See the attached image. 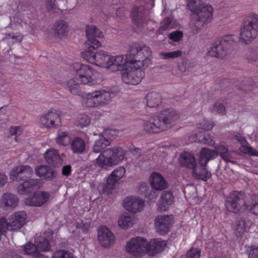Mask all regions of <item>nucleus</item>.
Instances as JSON below:
<instances>
[{
  "label": "nucleus",
  "mask_w": 258,
  "mask_h": 258,
  "mask_svg": "<svg viewBox=\"0 0 258 258\" xmlns=\"http://www.w3.org/2000/svg\"><path fill=\"white\" fill-rule=\"evenodd\" d=\"M144 49H128L125 54V58L131 66L138 68L147 67L151 63V59L144 55Z\"/></svg>",
  "instance_id": "1a4fd4ad"
},
{
  "label": "nucleus",
  "mask_w": 258,
  "mask_h": 258,
  "mask_svg": "<svg viewBox=\"0 0 258 258\" xmlns=\"http://www.w3.org/2000/svg\"><path fill=\"white\" fill-rule=\"evenodd\" d=\"M182 54V52L181 50H177L176 51L168 52H161L160 55L161 58L163 59H169L181 56Z\"/></svg>",
  "instance_id": "49530a36"
},
{
  "label": "nucleus",
  "mask_w": 258,
  "mask_h": 258,
  "mask_svg": "<svg viewBox=\"0 0 258 258\" xmlns=\"http://www.w3.org/2000/svg\"><path fill=\"white\" fill-rule=\"evenodd\" d=\"M172 22V19L170 17L165 18L161 23L160 27L158 29L159 31L168 30L171 28V25Z\"/></svg>",
  "instance_id": "3c124183"
},
{
  "label": "nucleus",
  "mask_w": 258,
  "mask_h": 258,
  "mask_svg": "<svg viewBox=\"0 0 258 258\" xmlns=\"http://www.w3.org/2000/svg\"><path fill=\"white\" fill-rule=\"evenodd\" d=\"M39 124L42 127H57L61 125V119L56 111H49L40 117Z\"/></svg>",
  "instance_id": "ddd939ff"
},
{
  "label": "nucleus",
  "mask_w": 258,
  "mask_h": 258,
  "mask_svg": "<svg viewBox=\"0 0 258 258\" xmlns=\"http://www.w3.org/2000/svg\"><path fill=\"white\" fill-rule=\"evenodd\" d=\"M110 55L105 54L103 52H97L95 56V63H99V64L106 68L109 61Z\"/></svg>",
  "instance_id": "ea45409f"
},
{
  "label": "nucleus",
  "mask_w": 258,
  "mask_h": 258,
  "mask_svg": "<svg viewBox=\"0 0 258 258\" xmlns=\"http://www.w3.org/2000/svg\"><path fill=\"white\" fill-rule=\"evenodd\" d=\"M213 110L222 115L226 114V109L224 105L220 101H217L213 105Z\"/></svg>",
  "instance_id": "603ef678"
},
{
  "label": "nucleus",
  "mask_w": 258,
  "mask_h": 258,
  "mask_svg": "<svg viewBox=\"0 0 258 258\" xmlns=\"http://www.w3.org/2000/svg\"><path fill=\"white\" fill-rule=\"evenodd\" d=\"M191 12L195 15L193 20L194 30L199 31L211 22L214 9L210 4H202L198 7L196 6L195 12Z\"/></svg>",
  "instance_id": "20e7f679"
},
{
  "label": "nucleus",
  "mask_w": 258,
  "mask_h": 258,
  "mask_svg": "<svg viewBox=\"0 0 258 258\" xmlns=\"http://www.w3.org/2000/svg\"><path fill=\"white\" fill-rule=\"evenodd\" d=\"M201 250L198 248H191L186 253V258H199L201 256Z\"/></svg>",
  "instance_id": "6e6d98bb"
},
{
  "label": "nucleus",
  "mask_w": 258,
  "mask_h": 258,
  "mask_svg": "<svg viewBox=\"0 0 258 258\" xmlns=\"http://www.w3.org/2000/svg\"><path fill=\"white\" fill-rule=\"evenodd\" d=\"M173 224L171 216L160 215L155 220V226L157 232L160 234H166Z\"/></svg>",
  "instance_id": "f3484780"
},
{
  "label": "nucleus",
  "mask_w": 258,
  "mask_h": 258,
  "mask_svg": "<svg viewBox=\"0 0 258 258\" xmlns=\"http://www.w3.org/2000/svg\"><path fill=\"white\" fill-rule=\"evenodd\" d=\"M27 218L26 213L24 211H18L11 215L8 220L13 231L18 230L25 224Z\"/></svg>",
  "instance_id": "a211bd4d"
},
{
  "label": "nucleus",
  "mask_w": 258,
  "mask_h": 258,
  "mask_svg": "<svg viewBox=\"0 0 258 258\" xmlns=\"http://www.w3.org/2000/svg\"><path fill=\"white\" fill-rule=\"evenodd\" d=\"M12 227L9 224V221L6 220L5 218L0 219V236L5 235L7 230L13 231Z\"/></svg>",
  "instance_id": "de8ad7c7"
},
{
  "label": "nucleus",
  "mask_w": 258,
  "mask_h": 258,
  "mask_svg": "<svg viewBox=\"0 0 258 258\" xmlns=\"http://www.w3.org/2000/svg\"><path fill=\"white\" fill-rule=\"evenodd\" d=\"M125 173V169L123 167H118L113 170L108 177V181L111 184H116Z\"/></svg>",
  "instance_id": "e433bc0d"
},
{
  "label": "nucleus",
  "mask_w": 258,
  "mask_h": 258,
  "mask_svg": "<svg viewBox=\"0 0 258 258\" xmlns=\"http://www.w3.org/2000/svg\"><path fill=\"white\" fill-rule=\"evenodd\" d=\"M97 237L100 244L104 247L113 244L115 240L114 234L106 226L99 227Z\"/></svg>",
  "instance_id": "dca6fc26"
},
{
  "label": "nucleus",
  "mask_w": 258,
  "mask_h": 258,
  "mask_svg": "<svg viewBox=\"0 0 258 258\" xmlns=\"http://www.w3.org/2000/svg\"><path fill=\"white\" fill-rule=\"evenodd\" d=\"M118 131L114 129H107L104 131L102 136L110 142L114 139L118 135Z\"/></svg>",
  "instance_id": "8fccbe9b"
},
{
  "label": "nucleus",
  "mask_w": 258,
  "mask_h": 258,
  "mask_svg": "<svg viewBox=\"0 0 258 258\" xmlns=\"http://www.w3.org/2000/svg\"><path fill=\"white\" fill-rule=\"evenodd\" d=\"M126 62H127L126 58H124L122 55L115 57L110 56L108 66H106V68H110L112 71H121Z\"/></svg>",
  "instance_id": "c85d7f7f"
},
{
  "label": "nucleus",
  "mask_w": 258,
  "mask_h": 258,
  "mask_svg": "<svg viewBox=\"0 0 258 258\" xmlns=\"http://www.w3.org/2000/svg\"><path fill=\"white\" fill-rule=\"evenodd\" d=\"M183 37V33L181 31H175L169 35V38L174 41H179Z\"/></svg>",
  "instance_id": "13d9d810"
},
{
  "label": "nucleus",
  "mask_w": 258,
  "mask_h": 258,
  "mask_svg": "<svg viewBox=\"0 0 258 258\" xmlns=\"http://www.w3.org/2000/svg\"><path fill=\"white\" fill-rule=\"evenodd\" d=\"M111 93L104 90H97L89 93L86 98L84 99V104L87 107H96L109 103Z\"/></svg>",
  "instance_id": "6e6552de"
},
{
  "label": "nucleus",
  "mask_w": 258,
  "mask_h": 258,
  "mask_svg": "<svg viewBox=\"0 0 258 258\" xmlns=\"http://www.w3.org/2000/svg\"><path fill=\"white\" fill-rule=\"evenodd\" d=\"M235 36L233 35H226L222 38H217L212 44L210 48H228L235 45Z\"/></svg>",
  "instance_id": "393cba45"
},
{
  "label": "nucleus",
  "mask_w": 258,
  "mask_h": 258,
  "mask_svg": "<svg viewBox=\"0 0 258 258\" xmlns=\"http://www.w3.org/2000/svg\"><path fill=\"white\" fill-rule=\"evenodd\" d=\"M7 40L9 43H15L17 42H20L22 40V37L20 36H16L13 34H9L7 37Z\"/></svg>",
  "instance_id": "680f3d73"
},
{
  "label": "nucleus",
  "mask_w": 258,
  "mask_h": 258,
  "mask_svg": "<svg viewBox=\"0 0 258 258\" xmlns=\"http://www.w3.org/2000/svg\"><path fill=\"white\" fill-rule=\"evenodd\" d=\"M73 152L75 153L80 154L83 153L86 147L85 141L79 137L74 138L71 144Z\"/></svg>",
  "instance_id": "c9c22d12"
},
{
  "label": "nucleus",
  "mask_w": 258,
  "mask_h": 258,
  "mask_svg": "<svg viewBox=\"0 0 258 258\" xmlns=\"http://www.w3.org/2000/svg\"><path fill=\"white\" fill-rule=\"evenodd\" d=\"M200 125L202 129L206 131H209L213 127L214 124L211 121L204 120L200 124Z\"/></svg>",
  "instance_id": "052dcab7"
},
{
  "label": "nucleus",
  "mask_w": 258,
  "mask_h": 258,
  "mask_svg": "<svg viewBox=\"0 0 258 258\" xmlns=\"http://www.w3.org/2000/svg\"><path fill=\"white\" fill-rule=\"evenodd\" d=\"M145 9L142 6H135L131 10V17L134 24L138 27H142L146 20Z\"/></svg>",
  "instance_id": "aec40b11"
},
{
  "label": "nucleus",
  "mask_w": 258,
  "mask_h": 258,
  "mask_svg": "<svg viewBox=\"0 0 258 258\" xmlns=\"http://www.w3.org/2000/svg\"><path fill=\"white\" fill-rule=\"evenodd\" d=\"M72 71L75 74L76 78L80 84H94L98 73L87 65L75 62L72 66Z\"/></svg>",
  "instance_id": "423d86ee"
},
{
  "label": "nucleus",
  "mask_w": 258,
  "mask_h": 258,
  "mask_svg": "<svg viewBox=\"0 0 258 258\" xmlns=\"http://www.w3.org/2000/svg\"><path fill=\"white\" fill-rule=\"evenodd\" d=\"M95 49H88L84 52H81V56L84 59L87 60L89 62L95 63V56L96 52L94 50Z\"/></svg>",
  "instance_id": "c03bdc74"
},
{
  "label": "nucleus",
  "mask_w": 258,
  "mask_h": 258,
  "mask_svg": "<svg viewBox=\"0 0 258 258\" xmlns=\"http://www.w3.org/2000/svg\"><path fill=\"white\" fill-rule=\"evenodd\" d=\"M56 0H46V8L49 12L55 13L58 9L56 5Z\"/></svg>",
  "instance_id": "5fc2aeb1"
},
{
  "label": "nucleus",
  "mask_w": 258,
  "mask_h": 258,
  "mask_svg": "<svg viewBox=\"0 0 258 258\" xmlns=\"http://www.w3.org/2000/svg\"><path fill=\"white\" fill-rule=\"evenodd\" d=\"M167 245L166 241L160 239H154L148 242L146 253L154 256L163 251Z\"/></svg>",
  "instance_id": "5701e85b"
},
{
  "label": "nucleus",
  "mask_w": 258,
  "mask_h": 258,
  "mask_svg": "<svg viewBox=\"0 0 258 258\" xmlns=\"http://www.w3.org/2000/svg\"><path fill=\"white\" fill-rule=\"evenodd\" d=\"M161 96L156 92L149 93L146 96L147 105L150 108L157 107L161 102Z\"/></svg>",
  "instance_id": "473e14b6"
},
{
  "label": "nucleus",
  "mask_w": 258,
  "mask_h": 258,
  "mask_svg": "<svg viewBox=\"0 0 258 258\" xmlns=\"http://www.w3.org/2000/svg\"><path fill=\"white\" fill-rule=\"evenodd\" d=\"M244 192L234 191L227 198L225 206L229 212L237 213L244 212L248 209V205L245 202Z\"/></svg>",
  "instance_id": "0eeeda50"
},
{
  "label": "nucleus",
  "mask_w": 258,
  "mask_h": 258,
  "mask_svg": "<svg viewBox=\"0 0 258 258\" xmlns=\"http://www.w3.org/2000/svg\"><path fill=\"white\" fill-rule=\"evenodd\" d=\"M52 258H76L73 253L69 251L61 249L55 251Z\"/></svg>",
  "instance_id": "37998d69"
},
{
  "label": "nucleus",
  "mask_w": 258,
  "mask_h": 258,
  "mask_svg": "<svg viewBox=\"0 0 258 258\" xmlns=\"http://www.w3.org/2000/svg\"><path fill=\"white\" fill-rule=\"evenodd\" d=\"M86 33L87 40L85 43L88 48H98L100 47L101 42L97 38L103 37L102 32L94 25H88L86 28Z\"/></svg>",
  "instance_id": "f8f14e48"
},
{
  "label": "nucleus",
  "mask_w": 258,
  "mask_h": 258,
  "mask_svg": "<svg viewBox=\"0 0 258 258\" xmlns=\"http://www.w3.org/2000/svg\"><path fill=\"white\" fill-rule=\"evenodd\" d=\"M207 55L218 58H222L226 55L225 49H210L207 52Z\"/></svg>",
  "instance_id": "09e8293b"
},
{
  "label": "nucleus",
  "mask_w": 258,
  "mask_h": 258,
  "mask_svg": "<svg viewBox=\"0 0 258 258\" xmlns=\"http://www.w3.org/2000/svg\"><path fill=\"white\" fill-rule=\"evenodd\" d=\"M179 163L182 166L186 167L192 170L197 166L194 156L188 152H184L180 155Z\"/></svg>",
  "instance_id": "7c9ffc66"
},
{
  "label": "nucleus",
  "mask_w": 258,
  "mask_h": 258,
  "mask_svg": "<svg viewBox=\"0 0 258 258\" xmlns=\"http://www.w3.org/2000/svg\"><path fill=\"white\" fill-rule=\"evenodd\" d=\"M44 159L47 164L54 168L59 167L62 162L58 152L54 148H50L44 154Z\"/></svg>",
  "instance_id": "4be33fe9"
},
{
  "label": "nucleus",
  "mask_w": 258,
  "mask_h": 258,
  "mask_svg": "<svg viewBox=\"0 0 258 258\" xmlns=\"http://www.w3.org/2000/svg\"><path fill=\"white\" fill-rule=\"evenodd\" d=\"M143 68H138L136 66H130L127 68L121 70L122 81L127 84L136 85L138 84L144 77Z\"/></svg>",
  "instance_id": "9d476101"
},
{
  "label": "nucleus",
  "mask_w": 258,
  "mask_h": 258,
  "mask_svg": "<svg viewBox=\"0 0 258 258\" xmlns=\"http://www.w3.org/2000/svg\"><path fill=\"white\" fill-rule=\"evenodd\" d=\"M80 84V82L78 81L75 77L67 81V88L72 94L79 95L81 93Z\"/></svg>",
  "instance_id": "4c0bfd02"
},
{
  "label": "nucleus",
  "mask_w": 258,
  "mask_h": 258,
  "mask_svg": "<svg viewBox=\"0 0 258 258\" xmlns=\"http://www.w3.org/2000/svg\"><path fill=\"white\" fill-rule=\"evenodd\" d=\"M248 258H258V247L250 250Z\"/></svg>",
  "instance_id": "774afa93"
},
{
  "label": "nucleus",
  "mask_w": 258,
  "mask_h": 258,
  "mask_svg": "<svg viewBox=\"0 0 258 258\" xmlns=\"http://www.w3.org/2000/svg\"><path fill=\"white\" fill-rule=\"evenodd\" d=\"M179 117L178 113L173 108H167L144 123V130L149 133H158L170 128L172 124Z\"/></svg>",
  "instance_id": "f257e3e1"
},
{
  "label": "nucleus",
  "mask_w": 258,
  "mask_h": 258,
  "mask_svg": "<svg viewBox=\"0 0 258 258\" xmlns=\"http://www.w3.org/2000/svg\"><path fill=\"white\" fill-rule=\"evenodd\" d=\"M22 250L25 254L31 255L35 258H42L43 255L41 254L36 247L35 244L28 242L22 246Z\"/></svg>",
  "instance_id": "72a5a7b5"
},
{
  "label": "nucleus",
  "mask_w": 258,
  "mask_h": 258,
  "mask_svg": "<svg viewBox=\"0 0 258 258\" xmlns=\"http://www.w3.org/2000/svg\"><path fill=\"white\" fill-rule=\"evenodd\" d=\"M249 211L254 215H258V198L257 201L254 204H252Z\"/></svg>",
  "instance_id": "338daca9"
},
{
  "label": "nucleus",
  "mask_w": 258,
  "mask_h": 258,
  "mask_svg": "<svg viewBox=\"0 0 258 258\" xmlns=\"http://www.w3.org/2000/svg\"><path fill=\"white\" fill-rule=\"evenodd\" d=\"M56 142L62 146H67L71 142V137L68 132L59 130L57 132V136L55 139Z\"/></svg>",
  "instance_id": "58836bf2"
},
{
  "label": "nucleus",
  "mask_w": 258,
  "mask_h": 258,
  "mask_svg": "<svg viewBox=\"0 0 258 258\" xmlns=\"http://www.w3.org/2000/svg\"><path fill=\"white\" fill-rule=\"evenodd\" d=\"M122 205L127 211L132 213H136L143 210L145 202L139 197L128 196L123 200Z\"/></svg>",
  "instance_id": "2eb2a0df"
},
{
  "label": "nucleus",
  "mask_w": 258,
  "mask_h": 258,
  "mask_svg": "<svg viewBox=\"0 0 258 258\" xmlns=\"http://www.w3.org/2000/svg\"><path fill=\"white\" fill-rule=\"evenodd\" d=\"M151 184L154 189L161 190L168 187V183L161 174L156 172L153 173L151 175Z\"/></svg>",
  "instance_id": "cd10ccee"
},
{
  "label": "nucleus",
  "mask_w": 258,
  "mask_h": 258,
  "mask_svg": "<svg viewBox=\"0 0 258 258\" xmlns=\"http://www.w3.org/2000/svg\"><path fill=\"white\" fill-rule=\"evenodd\" d=\"M48 168L46 165H40L35 169V172L38 176L44 177Z\"/></svg>",
  "instance_id": "4d7b16f0"
},
{
  "label": "nucleus",
  "mask_w": 258,
  "mask_h": 258,
  "mask_svg": "<svg viewBox=\"0 0 258 258\" xmlns=\"http://www.w3.org/2000/svg\"><path fill=\"white\" fill-rule=\"evenodd\" d=\"M148 241L143 237L133 238L126 244V251L134 256H140L146 253Z\"/></svg>",
  "instance_id": "9b49d317"
},
{
  "label": "nucleus",
  "mask_w": 258,
  "mask_h": 258,
  "mask_svg": "<svg viewBox=\"0 0 258 258\" xmlns=\"http://www.w3.org/2000/svg\"><path fill=\"white\" fill-rule=\"evenodd\" d=\"M56 175V171L55 170L49 167L43 178L46 180L50 181L55 178Z\"/></svg>",
  "instance_id": "bf43d9fd"
},
{
  "label": "nucleus",
  "mask_w": 258,
  "mask_h": 258,
  "mask_svg": "<svg viewBox=\"0 0 258 258\" xmlns=\"http://www.w3.org/2000/svg\"><path fill=\"white\" fill-rule=\"evenodd\" d=\"M258 15L250 14L245 18L240 29L241 39L246 44L250 43L257 35Z\"/></svg>",
  "instance_id": "39448f33"
},
{
  "label": "nucleus",
  "mask_w": 258,
  "mask_h": 258,
  "mask_svg": "<svg viewBox=\"0 0 258 258\" xmlns=\"http://www.w3.org/2000/svg\"><path fill=\"white\" fill-rule=\"evenodd\" d=\"M115 185L111 184L107 179L105 183L100 184L98 189L100 193L108 194L110 191L114 188Z\"/></svg>",
  "instance_id": "a18cd8bd"
},
{
  "label": "nucleus",
  "mask_w": 258,
  "mask_h": 258,
  "mask_svg": "<svg viewBox=\"0 0 258 258\" xmlns=\"http://www.w3.org/2000/svg\"><path fill=\"white\" fill-rule=\"evenodd\" d=\"M110 144L108 139L101 136L98 140H96L92 147V152L90 153L88 157L90 159H93L94 153H101L105 151L106 147Z\"/></svg>",
  "instance_id": "bb28decb"
},
{
  "label": "nucleus",
  "mask_w": 258,
  "mask_h": 258,
  "mask_svg": "<svg viewBox=\"0 0 258 258\" xmlns=\"http://www.w3.org/2000/svg\"><path fill=\"white\" fill-rule=\"evenodd\" d=\"M18 197L11 193L4 194L1 199V204L9 209L16 207L18 206Z\"/></svg>",
  "instance_id": "2f4dec72"
},
{
  "label": "nucleus",
  "mask_w": 258,
  "mask_h": 258,
  "mask_svg": "<svg viewBox=\"0 0 258 258\" xmlns=\"http://www.w3.org/2000/svg\"><path fill=\"white\" fill-rule=\"evenodd\" d=\"M187 1V7L190 12H195L196 7L197 6V2L200 0H186Z\"/></svg>",
  "instance_id": "e2e57ef3"
},
{
  "label": "nucleus",
  "mask_w": 258,
  "mask_h": 258,
  "mask_svg": "<svg viewBox=\"0 0 258 258\" xmlns=\"http://www.w3.org/2000/svg\"><path fill=\"white\" fill-rule=\"evenodd\" d=\"M53 234V232L50 229L44 232V236H37L35 239V244L37 250L40 253L41 251H47L50 249V245L48 240Z\"/></svg>",
  "instance_id": "6ab92c4d"
},
{
  "label": "nucleus",
  "mask_w": 258,
  "mask_h": 258,
  "mask_svg": "<svg viewBox=\"0 0 258 258\" xmlns=\"http://www.w3.org/2000/svg\"><path fill=\"white\" fill-rule=\"evenodd\" d=\"M247 58L249 60H256L258 59V49H252L250 54L248 55Z\"/></svg>",
  "instance_id": "69168bd1"
},
{
  "label": "nucleus",
  "mask_w": 258,
  "mask_h": 258,
  "mask_svg": "<svg viewBox=\"0 0 258 258\" xmlns=\"http://www.w3.org/2000/svg\"><path fill=\"white\" fill-rule=\"evenodd\" d=\"M217 153L215 150L208 148H203L199 157V165H197L192 170V174L195 178L207 181L212 176V173L206 168V165L209 160L216 158Z\"/></svg>",
  "instance_id": "f03ea898"
},
{
  "label": "nucleus",
  "mask_w": 258,
  "mask_h": 258,
  "mask_svg": "<svg viewBox=\"0 0 258 258\" xmlns=\"http://www.w3.org/2000/svg\"><path fill=\"white\" fill-rule=\"evenodd\" d=\"M49 197V194L48 192L38 191L27 197L25 203L28 206L39 207L44 204L48 200Z\"/></svg>",
  "instance_id": "412c9836"
},
{
  "label": "nucleus",
  "mask_w": 258,
  "mask_h": 258,
  "mask_svg": "<svg viewBox=\"0 0 258 258\" xmlns=\"http://www.w3.org/2000/svg\"><path fill=\"white\" fill-rule=\"evenodd\" d=\"M90 122V118L87 114H81L79 115L77 117L76 121V124L80 127H83L88 125Z\"/></svg>",
  "instance_id": "79ce46f5"
},
{
  "label": "nucleus",
  "mask_w": 258,
  "mask_h": 258,
  "mask_svg": "<svg viewBox=\"0 0 258 258\" xmlns=\"http://www.w3.org/2000/svg\"><path fill=\"white\" fill-rule=\"evenodd\" d=\"M122 4V0H112V8L114 10L116 15L119 17H124L125 14L124 8L120 7Z\"/></svg>",
  "instance_id": "a19ab883"
},
{
  "label": "nucleus",
  "mask_w": 258,
  "mask_h": 258,
  "mask_svg": "<svg viewBox=\"0 0 258 258\" xmlns=\"http://www.w3.org/2000/svg\"><path fill=\"white\" fill-rule=\"evenodd\" d=\"M33 174V170L29 166H19L13 168L10 172L12 180L23 181L27 180Z\"/></svg>",
  "instance_id": "4468645a"
},
{
  "label": "nucleus",
  "mask_w": 258,
  "mask_h": 258,
  "mask_svg": "<svg viewBox=\"0 0 258 258\" xmlns=\"http://www.w3.org/2000/svg\"><path fill=\"white\" fill-rule=\"evenodd\" d=\"M221 157L226 162L234 163V161L232 160L233 158L232 156L231 152L229 150L224 155H222Z\"/></svg>",
  "instance_id": "0e129e2a"
},
{
  "label": "nucleus",
  "mask_w": 258,
  "mask_h": 258,
  "mask_svg": "<svg viewBox=\"0 0 258 258\" xmlns=\"http://www.w3.org/2000/svg\"><path fill=\"white\" fill-rule=\"evenodd\" d=\"M174 202V197L171 191L163 192L158 204V210L160 212L166 211Z\"/></svg>",
  "instance_id": "a878e982"
},
{
  "label": "nucleus",
  "mask_w": 258,
  "mask_h": 258,
  "mask_svg": "<svg viewBox=\"0 0 258 258\" xmlns=\"http://www.w3.org/2000/svg\"><path fill=\"white\" fill-rule=\"evenodd\" d=\"M245 231V222L244 221H238L236 223L235 234L237 236H241Z\"/></svg>",
  "instance_id": "864d4df0"
},
{
  "label": "nucleus",
  "mask_w": 258,
  "mask_h": 258,
  "mask_svg": "<svg viewBox=\"0 0 258 258\" xmlns=\"http://www.w3.org/2000/svg\"><path fill=\"white\" fill-rule=\"evenodd\" d=\"M136 222V220L134 214L124 213L119 217L118 224L122 229H127L132 227Z\"/></svg>",
  "instance_id": "c756f323"
},
{
  "label": "nucleus",
  "mask_w": 258,
  "mask_h": 258,
  "mask_svg": "<svg viewBox=\"0 0 258 258\" xmlns=\"http://www.w3.org/2000/svg\"><path fill=\"white\" fill-rule=\"evenodd\" d=\"M17 187L18 193L20 195H27L38 188V180L29 179L24 181Z\"/></svg>",
  "instance_id": "b1692460"
},
{
  "label": "nucleus",
  "mask_w": 258,
  "mask_h": 258,
  "mask_svg": "<svg viewBox=\"0 0 258 258\" xmlns=\"http://www.w3.org/2000/svg\"><path fill=\"white\" fill-rule=\"evenodd\" d=\"M124 152L120 147L107 148L95 158V160L99 166L107 168L118 164L124 159Z\"/></svg>",
  "instance_id": "7ed1b4c3"
},
{
  "label": "nucleus",
  "mask_w": 258,
  "mask_h": 258,
  "mask_svg": "<svg viewBox=\"0 0 258 258\" xmlns=\"http://www.w3.org/2000/svg\"><path fill=\"white\" fill-rule=\"evenodd\" d=\"M68 24L62 20H57L54 24V31L58 37L64 36L68 32Z\"/></svg>",
  "instance_id": "f704fd0d"
}]
</instances>
